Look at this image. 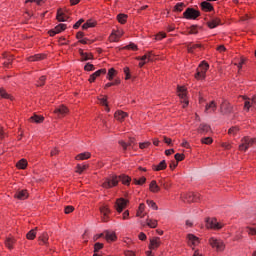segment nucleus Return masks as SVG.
I'll return each mask as SVG.
<instances>
[{
  "label": "nucleus",
  "mask_w": 256,
  "mask_h": 256,
  "mask_svg": "<svg viewBox=\"0 0 256 256\" xmlns=\"http://www.w3.org/2000/svg\"><path fill=\"white\" fill-rule=\"evenodd\" d=\"M89 167V165L87 164H84V165H81V164H78L77 165V170H76V173H83L85 171V169H87Z\"/></svg>",
  "instance_id": "obj_43"
},
{
  "label": "nucleus",
  "mask_w": 256,
  "mask_h": 256,
  "mask_svg": "<svg viewBox=\"0 0 256 256\" xmlns=\"http://www.w3.org/2000/svg\"><path fill=\"white\" fill-rule=\"evenodd\" d=\"M223 223H220L217 221V219L215 218H208L206 220V227L207 229H216V230H219V229H223Z\"/></svg>",
  "instance_id": "obj_5"
},
{
  "label": "nucleus",
  "mask_w": 256,
  "mask_h": 256,
  "mask_svg": "<svg viewBox=\"0 0 256 256\" xmlns=\"http://www.w3.org/2000/svg\"><path fill=\"white\" fill-rule=\"evenodd\" d=\"M91 157V153L84 152L80 153L76 156L77 161H85V159H89Z\"/></svg>",
  "instance_id": "obj_31"
},
{
  "label": "nucleus",
  "mask_w": 256,
  "mask_h": 256,
  "mask_svg": "<svg viewBox=\"0 0 256 256\" xmlns=\"http://www.w3.org/2000/svg\"><path fill=\"white\" fill-rule=\"evenodd\" d=\"M57 21L59 22H65L69 19V16L65 15L61 9L58 10L57 16H56Z\"/></svg>",
  "instance_id": "obj_24"
},
{
  "label": "nucleus",
  "mask_w": 256,
  "mask_h": 256,
  "mask_svg": "<svg viewBox=\"0 0 256 256\" xmlns=\"http://www.w3.org/2000/svg\"><path fill=\"white\" fill-rule=\"evenodd\" d=\"M151 145V142H142L139 144L140 149H147Z\"/></svg>",
  "instance_id": "obj_59"
},
{
  "label": "nucleus",
  "mask_w": 256,
  "mask_h": 256,
  "mask_svg": "<svg viewBox=\"0 0 256 256\" xmlns=\"http://www.w3.org/2000/svg\"><path fill=\"white\" fill-rule=\"evenodd\" d=\"M183 9H185V3H183V2L177 3V4L174 6V11H175L176 13H181V11H183Z\"/></svg>",
  "instance_id": "obj_37"
},
{
  "label": "nucleus",
  "mask_w": 256,
  "mask_h": 256,
  "mask_svg": "<svg viewBox=\"0 0 256 256\" xmlns=\"http://www.w3.org/2000/svg\"><path fill=\"white\" fill-rule=\"evenodd\" d=\"M46 77L45 76H41L39 78V81L37 82V87H43V85H45V81H46Z\"/></svg>",
  "instance_id": "obj_50"
},
{
  "label": "nucleus",
  "mask_w": 256,
  "mask_h": 256,
  "mask_svg": "<svg viewBox=\"0 0 256 256\" xmlns=\"http://www.w3.org/2000/svg\"><path fill=\"white\" fill-rule=\"evenodd\" d=\"M174 157H175L177 163H179V161H183V159H185V155L179 154V153H176Z\"/></svg>",
  "instance_id": "obj_56"
},
{
  "label": "nucleus",
  "mask_w": 256,
  "mask_h": 256,
  "mask_svg": "<svg viewBox=\"0 0 256 256\" xmlns=\"http://www.w3.org/2000/svg\"><path fill=\"white\" fill-rule=\"evenodd\" d=\"M85 20L83 19H80L79 21H77L74 26H73V29H79V27H81V24L84 23Z\"/></svg>",
  "instance_id": "obj_60"
},
{
  "label": "nucleus",
  "mask_w": 256,
  "mask_h": 256,
  "mask_svg": "<svg viewBox=\"0 0 256 256\" xmlns=\"http://www.w3.org/2000/svg\"><path fill=\"white\" fill-rule=\"evenodd\" d=\"M117 19L122 25H124V23H127V15L125 14H119L117 16Z\"/></svg>",
  "instance_id": "obj_44"
},
{
  "label": "nucleus",
  "mask_w": 256,
  "mask_h": 256,
  "mask_svg": "<svg viewBox=\"0 0 256 256\" xmlns=\"http://www.w3.org/2000/svg\"><path fill=\"white\" fill-rule=\"evenodd\" d=\"M207 25L210 29H215V27H218V25H221V19L212 18L210 21L207 22Z\"/></svg>",
  "instance_id": "obj_19"
},
{
  "label": "nucleus",
  "mask_w": 256,
  "mask_h": 256,
  "mask_svg": "<svg viewBox=\"0 0 256 256\" xmlns=\"http://www.w3.org/2000/svg\"><path fill=\"white\" fill-rule=\"evenodd\" d=\"M16 167H17L18 169H27V160L21 159L20 161H18V162L16 163Z\"/></svg>",
  "instance_id": "obj_35"
},
{
  "label": "nucleus",
  "mask_w": 256,
  "mask_h": 256,
  "mask_svg": "<svg viewBox=\"0 0 256 256\" xmlns=\"http://www.w3.org/2000/svg\"><path fill=\"white\" fill-rule=\"evenodd\" d=\"M54 113L58 115V117H65V115L69 113V109H67L65 106H59L54 110Z\"/></svg>",
  "instance_id": "obj_16"
},
{
  "label": "nucleus",
  "mask_w": 256,
  "mask_h": 256,
  "mask_svg": "<svg viewBox=\"0 0 256 256\" xmlns=\"http://www.w3.org/2000/svg\"><path fill=\"white\" fill-rule=\"evenodd\" d=\"M145 211V204L144 203H141L140 205H139V208H138V211H137V217H145L144 215H142L143 214V212Z\"/></svg>",
  "instance_id": "obj_40"
},
{
  "label": "nucleus",
  "mask_w": 256,
  "mask_h": 256,
  "mask_svg": "<svg viewBox=\"0 0 256 256\" xmlns=\"http://www.w3.org/2000/svg\"><path fill=\"white\" fill-rule=\"evenodd\" d=\"M0 97L2 99H11V101H13V97L9 95L5 89H0Z\"/></svg>",
  "instance_id": "obj_38"
},
{
  "label": "nucleus",
  "mask_w": 256,
  "mask_h": 256,
  "mask_svg": "<svg viewBox=\"0 0 256 256\" xmlns=\"http://www.w3.org/2000/svg\"><path fill=\"white\" fill-rule=\"evenodd\" d=\"M85 71H95V66L91 63H87L84 67Z\"/></svg>",
  "instance_id": "obj_52"
},
{
  "label": "nucleus",
  "mask_w": 256,
  "mask_h": 256,
  "mask_svg": "<svg viewBox=\"0 0 256 256\" xmlns=\"http://www.w3.org/2000/svg\"><path fill=\"white\" fill-rule=\"evenodd\" d=\"M209 131H211L210 125L200 124V126L198 128V133H200L201 135H205V133H209Z\"/></svg>",
  "instance_id": "obj_21"
},
{
  "label": "nucleus",
  "mask_w": 256,
  "mask_h": 256,
  "mask_svg": "<svg viewBox=\"0 0 256 256\" xmlns=\"http://www.w3.org/2000/svg\"><path fill=\"white\" fill-rule=\"evenodd\" d=\"M125 49H131L132 51H137V45L135 43H130L125 47Z\"/></svg>",
  "instance_id": "obj_57"
},
{
  "label": "nucleus",
  "mask_w": 256,
  "mask_h": 256,
  "mask_svg": "<svg viewBox=\"0 0 256 256\" xmlns=\"http://www.w3.org/2000/svg\"><path fill=\"white\" fill-rule=\"evenodd\" d=\"M201 47V44H189L188 45V53H193L195 49H199Z\"/></svg>",
  "instance_id": "obj_42"
},
{
  "label": "nucleus",
  "mask_w": 256,
  "mask_h": 256,
  "mask_svg": "<svg viewBox=\"0 0 256 256\" xmlns=\"http://www.w3.org/2000/svg\"><path fill=\"white\" fill-rule=\"evenodd\" d=\"M220 111L223 115H229L233 113V106H231V103H229L227 100H223L220 105Z\"/></svg>",
  "instance_id": "obj_6"
},
{
  "label": "nucleus",
  "mask_w": 256,
  "mask_h": 256,
  "mask_svg": "<svg viewBox=\"0 0 256 256\" xmlns=\"http://www.w3.org/2000/svg\"><path fill=\"white\" fill-rule=\"evenodd\" d=\"M100 104L106 107V111H110L109 105L107 104V97L99 98Z\"/></svg>",
  "instance_id": "obj_47"
},
{
  "label": "nucleus",
  "mask_w": 256,
  "mask_h": 256,
  "mask_svg": "<svg viewBox=\"0 0 256 256\" xmlns=\"http://www.w3.org/2000/svg\"><path fill=\"white\" fill-rule=\"evenodd\" d=\"M209 69V64L202 62L197 68V73L195 74V79H205L207 70Z\"/></svg>",
  "instance_id": "obj_3"
},
{
  "label": "nucleus",
  "mask_w": 256,
  "mask_h": 256,
  "mask_svg": "<svg viewBox=\"0 0 256 256\" xmlns=\"http://www.w3.org/2000/svg\"><path fill=\"white\" fill-rule=\"evenodd\" d=\"M187 240H188V245L191 246H196L199 245V238L193 234H188L187 235Z\"/></svg>",
  "instance_id": "obj_15"
},
{
  "label": "nucleus",
  "mask_w": 256,
  "mask_h": 256,
  "mask_svg": "<svg viewBox=\"0 0 256 256\" xmlns=\"http://www.w3.org/2000/svg\"><path fill=\"white\" fill-rule=\"evenodd\" d=\"M40 245H47V241H49V235L47 233H43L39 237Z\"/></svg>",
  "instance_id": "obj_34"
},
{
  "label": "nucleus",
  "mask_w": 256,
  "mask_h": 256,
  "mask_svg": "<svg viewBox=\"0 0 256 256\" xmlns=\"http://www.w3.org/2000/svg\"><path fill=\"white\" fill-rule=\"evenodd\" d=\"M13 245H15V240L13 238H6L5 246L11 250L13 249Z\"/></svg>",
  "instance_id": "obj_36"
},
{
  "label": "nucleus",
  "mask_w": 256,
  "mask_h": 256,
  "mask_svg": "<svg viewBox=\"0 0 256 256\" xmlns=\"http://www.w3.org/2000/svg\"><path fill=\"white\" fill-rule=\"evenodd\" d=\"M100 213H102V215H104L102 217V221H104V222L107 221V215H109V213H110L109 207H107V206L100 207Z\"/></svg>",
  "instance_id": "obj_28"
},
{
  "label": "nucleus",
  "mask_w": 256,
  "mask_h": 256,
  "mask_svg": "<svg viewBox=\"0 0 256 256\" xmlns=\"http://www.w3.org/2000/svg\"><path fill=\"white\" fill-rule=\"evenodd\" d=\"M154 171H163L167 169V162L165 160H162L159 165L153 166Z\"/></svg>",
  "instance_id": "obj_26"
},
{
  "label": "nucleus",
  "mask_w": 256,
  "mask_h": 256,
  "mask_svg": "<svg viewBox=\"0 0 256 256\" xmlns=\"http://www.w3.org/2000/svg\"><path fill=\"white\" fill-rule=\"evenodd\" d=\"M114 117L115 119H117V121H124L125 117H128V114L126 112L118 110L115 112Z\"/></svg>",
  "instance_id": "obj_22"
},
{
  "label": "nucleus",
  "mask_w": 256,
  "mask_h": 256,
  "mask_svg": "<svg viewBox=\"0 0 256 256\" xmlns=\"http://www.w3.org/2000/svg\"><path fill=\"white\" fill-rule=\"evenodd\" d=\"M201 143H203L204 145H211V143H213V138L211 137L202 138Z\"/></svg>",
  "instance_id": "obj_49"
},
{
  "label": "nucleus",
  "mask_w": 256,
  "mask_h": 256,
  "mask_svg": "<svg viewBox=\"0 0 256 256\" xmlns=\"http://www.w3.org/2000/svg\"><path fill=\"white\" fill-rule=\"evenodd\" d=\"M149 189L152 193H159L161 188H159V185H157V181L153 180L150 183Z\"/></svg>",
  "instance_id": "obj_27"
},
{
  "label": "nucleus",
  "mask_w": 256,
  "mask_h": 256,
  "mask_svg": "<svg viewBox=\"0 0 256 256\" xmlns=\"http://www.w3.org/2000/svg\"><path fill=\"white\" fill-rule=\"evenodd\" d=\"M105 239L106 241L111 242V241H116L117 240V235H115V232H105Z\"/></svg>",
  "instance_id": "obj_25"
},
{
  "label": "nucleus",
  "mask_w": 256,
  "mask_h": 256,
  "mask_svg": "<svg viewBox=\"0 0 256 256\" xmlns=\"http://www.w3.org/2000/svg\"><path fill=\"white\" fill-rule=\"evenodd\" d=\"M65 29H67V25L59 24L53 30L49 31V35L50 37H55V35L61 33V31H65Z\"/></svg>",
  "instance_id": "obj_11"
},
{
  "label": "nucleus",
  "mask_w": 256,
  "mask_h": 256,
  "mask_svg": "<svg viewBox=\"0 0 256 256\" xmlns=\"http://www.w3.org/2000/svg\"><path fill=\"white\" fill-rule=\"evenodd\" d=\"M30 121H32V123H43V121H45V117L34 114L30 117Z\"/></svg>",
  "instance_id": "obj_30"
},
{
  "label": "nucleus",
  "mask_w": 256,
  "mask_h": 256,
  "mask_svg": "<svg viewBox=\"0 0 256 256\" xmlns=\"http://www.w3.org/2000/svg\"><path fill=\"white\" fill-rule=\"evenodd\" d=\"M146 225H148V227H150L151 229H155L157 227V220L147 219Z\"/></svg>",
  "instance_id": "obj_39"
},
{
  "label": "nucleus",
  "mask_w": 256,
  "mask_h": 256,
  "mask_svg": "<svg viewBox=\"0 0 256 256\" xmlns=\"http://www.w3.org/2000/svg\"><path fill=\"white\" fill-rule=\"evenodd\" d=\"M179 165L178 162L172 161L169 165L170 169L173 171Z\"/></svg>",
  "instance_id": "obj_64"
},
{
  "label": "nucleus",
  "mask_w": 256,
  "mask_h": 256,
  "mask_svg": "<svg viewBox=\"0 0 256 256\" xmlns=\"http://www.w3.org/2000/svg\"><path fill=\"white\" fill-rule=\"evenodd\" d=\"M79 53H80L81 61H89L93 59V54L84 52L83 49H79Z\"/></svg>",
  "instance_id": "obj_18"
},
{
  "label": "nucleus",
  "mask_w": 256,
  "mask_h": 256,
  "mask_svg": "<svg viewBox=\"0 0 256 256\" xmlns=\"http://www.w3.org/2000/svg\"><path fill=\"white\" fill-rule=\"evenodd\" d=\"M14 197L16 199H19L20 201H25V199H27V197H29V192H27V190H18Z\"/></svg>",
  "instance_id": "obj_14"
},
{
  "label": "nucleus",
  "mask_w": 256,
  "mask_h": 256,
  "mask_svg": "<svg viewBox=\"0 0 256 256\" xmlns=\"http://www.w3.org/2000/svg\"><path fill=\"white\" fill-rule=\"evenodd\" d=\"M105 73H107V69L102 68L100 70H97L96 72H94L90 78H89V82L90 83H94L95 79H97V77H101V75H105Z\"/></svg>",
  "instance_id": "obj_13"
},
{
  "label": "nucleus",
  "mask_w": 256,
  "mask_h": 256,
  "mask_svg": "<svg viewBox=\"0 0 256 256\" xmlns=\"http://www.w3.org/2000/svg\"><path fill=\"white\" fill-rule=\"evenodd\" d=\"M178 93H179V97L181 99H184V102L182 104V107L185 108L187 107V105H189V101L185 100V97H187V93L185 92V87L183 86H179L178 87Z\"/></svg>",
  "instance_id": "obj_12"
},
{
  "label": "nucleus",
  "mask_w": 256,
  "mask_h": 256,
  "mask_svg": "<svg viewBox=\"0 0 256 256\" xmlns=\"http://www.w3.org/2000/svg\"><path fill=\"white\" fill-rule=\"evenodd\" d=\"M200 7H201L202 11H205V12L213 11V5L207 1L202 2L200 4Z\"/></svg>",
  "instance_id": "obj_23"
},
{
  "label": "nucleus",
  "mask_w": 256,
  "mask_h": 256,
  "mask_svg": "<svg viewBox=\"0 0 256 256\" xmlns=\"http://www.w3.org/2000/svg\"><path fill=\"white\" fill-rule=\"evenodd\" d=\"M35 237H37V227L35 229L30 230L26 234V238L29 239V241H33V239H35Z\"/></svg>",
  "instance_id": "obj_32"
},
{
  "label": "nucleus",
  "mask_w": 256,
  "mask_h": 256,
  "mask_svg": "<svg viewBox=\"0 0 256 256\" xmlns=\"http://www.w3.org/2000/svg\"><path fill=\"white\" fill-rule=\"evenodd\" d=\"M228 133L230 135H233V137H235V135H237V133H239V127L238 126H233L228 130Z\"/></svg>",
  "instance_id": "obj_41"
},
{
  "label": "nucleus",
  "mask_w": 256,
  "mask_h": 256,
  "mask_svg": "<svg viewBox=\"0 0 256 256\" xmlns=\"http://www.w3.org/2000/svg\"><path fill=\"white\" fill-rule=\"evenodd\" d=\"M127 203L128 201L125 200L124 198H119L116 200V210L118 211V213H121L123 211V209H125V207H127Z\"/></svg>",
  "instance_id": "obj_10"
},
{
  "label": "nucleus",
  "mask_w": 256,
  "mask_h": 256,
  "mask_svg": "<svg viewBox=\"0 0 256 256\" xmlns=\"http://www.w3.org/2000/svg\"><path fill=\"white\" fill-rule=\"evenodd\" d=\"M119 145H121V147L123 148L124 151H127L129 144H127L125 141L120 140L119 141Z\"/></svg>",
  "instance_id": "obj_58"
},
{
  "label": "nucleus",
  "mask_w": 256,
  "mask_h": 256,
  "mask_svg": "<svg viewBox=\"0 0 256 256\" xmlns=\"http://www.w3.org/2000/svg\"><path fill=\"white\" fill-rule=\"evenodd\" d=\"M243 99L245 100L244 109L246 111H249L250 107H256V95L253 96L251 99L244 96Z\"/></svg>",
  "instance_id": "obj_8"
},
{
  "label": "nucleus",
  "mask_w": 256,
  "mask_h": 256,
  "mask_svg": "<svg viewBox=\"0 0 256 256\" xmlns=\"http://www.w3.org/2000/svg\"><path fill=\"white\" fill-rule=\"evenodd\" d=\"M103 247V243H96L94 245V253H97L98 251H101V248Z\"/></svg>",
  "instance_id": "obj_55"
},
{
  "label": "nucleus",
  "mask_w": 256,
  "mask_h": 256,
  "mask_svg": "<svg viewBox=\"0 0 256 256\" xmlns=\"http://www.w3.org/2000/svg\"><path fill=\"white\" fill-rule=\"evenodd\" d=\"M119 181H121L123 185H129V183H131V177L125 174H122L120 176H110L108 178H105L102 187H104V189H111L113 187H117Z\"/></svg>",
  "instance_id": "obj_1"
},
{
  "label": "nucleus",
  "mask_w": 256,
  "mask_h": 256,
  "mask_svg": "<svg viewBox=\"0 0 256 256\" xmlns=\"http://www.w3.org/2000/svg\"><path fill=\"white\" fill-rule=\"evenodd\" d=\"M185 19H197L199 15H201V12L193 9V8H187L185 12L183 13Z\"/></svg>",
  "instance_id": "obj_7"
},
{
  "label": "nucleus",
  "mask_w": 256,
  "mask_h": 256,
  "mask_svg": "<svg viewBox=\"0 0 256 256\" xmlns=\"http://www.w3.org/2000/svg\"><path fill=\"white\" fill-rule=\"evenodd\" d=\"M252 225L254 227H246V229H248V235H256V223H253Z\"/></svg>",
  "instance_id": "obj_45"
},
{
  "label": "nucleus",
  "mask_w": 256,
  "mask_h": 256,
  "mask_svg": "<svg viewBox=\"0 0 256 256\" xmlns=\"http://www.w3.org/2000/svg\"><path fill=\"white\" fill-rule=\"evenodd\" d=\"M159 247H161V238L154 237L150 239L149 249L151 251H155V249H159Z\"/></svg>",
  "instance_id": "obj_9"
},
{
  "label": "nucleus",
  "mask_w": 256,
  "mask_h": 256,
  "mask_svg": "<svg viewBox=\"0 0 256 256\" xmlns=\"http://www.w3.org/2000/svg\"><path fill=\"white\" fill-rule=\"evenodd\" d=\"M193 197H194L193 192H189L188 194L181 195L182 201H187V203H194L195 199Z\"/></svg>",
  "instance_id": "obj_20"
},
{
  "label": "nucleus",
  "mask_w": 256,
  "mask_h": 256,
  "mask_svg": "<svg viewBox=\"0 0 256 256\" xmlns=\"http://www.w3.org/2000/svg\"><path fill=\"white\" fill-rule=\"evenodd\" d=\"M209 244L211 245L212 249H215L218 252L225 251V242H223L221 239L212 237L209 239Z\"/></svg>",
  "instance_id": "obj_2"
},
{
  "label": "nucleus",
  "mask_w": 256,
  "mask_h": 256,
  "mask_svg": "<svg viewBox=\"0 0 256 256\" xmlns=\"http://www.w3.org/2000/svg\"><path fill=\"white\" fill-rule=\"evenodd\" d=\"M118 40H119V36L115 33H112L111 36H110V41L116 42Z\"/></svg>",
  "instance_id": "obj_62"
},
{
  "label": "nucleus",
  "mask_w": 256,
  "mask_h": 256,
  "mask_svg": "<svg viewBox=\"0 0 256 256\" xmlns=\"http://www.w3.org/2000/svg\"><path fill=\"white\" fill-rule=\"evenodd\" d=\"M75 208H73V206H66L65 207V213L66 215H69V213H73Z\"/></svg>",
  "instance_id": "obj_61"
},
{
  "label": "nucleus",
  "mask_w": 256,
  "mask_h": 256,
  "mask_svg": "<svg viewBox=\"0 0 256 256\" xmlns=\"http://www.w3.org/2000/svg\"><path fill=\"white\" fill-rule=\"evenodd\" d=\"M89 27H95V23L91 21H87L86 23L83 24L82 28L83 29H89Z\"/></svg>",
  "instance_id": "obj_53"
},
{
  "label": "nucleus",
  "mask_w": 256,
  "mask_h": 256,
  "mask_svg": "<svg viewBox=\"0 0 256 256\" xmlns=\"http://www.w3.org/2000/svg\"><path fill=\"white\" fill-rule=\"evenodd\" d=\"M256 138H249V137H244L241 140V144L239 145V151H247V149H249L253 143H255Z\"/></svg>",
  "instance_id": "obj_4"
},
{
  "label": "nucleus",
  "mask_w": 256,
  "mask_h": 256,
  "mask_svg": "<svg viewBox=\"0 0 256 256\" xmlns=\"http://www.w3.org/2000/svg\"><path fill=\"white\" fill-rule=\"evenodd\" d=\"M164 143L169 146L173 145L171 138H167L166 136H164Z\"/></svg>",
  "instance_id": "obj_63"
},
{
  "label": "nucleus",
  "mask_w": 256,
  "mask_h": 256,
  "mask_svg": "<svg viewBox=\"0 0 256 256\" xmlns=\"http://www.w3.org/2000/svg\"><path fill=\"white\" fill-rule=\"evenodd\" d=\"M188 33L189 35H197V26H191Z\"/></svg>",
  "instance_id": "obj_54"
},
{
  "label": "nucleus",
  "mask_w": 256,
  "mask_h": 256,
  "mask_svg": "<svg viewBox=\"0 0 256 256\" xmlns=\"http://www.w3.org/2000/svg\"><path fill=\"white\" fill-rule=\"evenodd\" d=\"M45 58V54H36L34 56H30L28 58V61H43V59Z\"/></svg>",
  "instance_id": "obj_33"
},
{
  "label": "nucleus",
  "mask_w": 256,
  "mask_h": 256,
  "mask_svg": "<svg viewBox=\"0 0 256 256\" xmlns=\"http://www.w3.org/2000/svg\"><path fill=\"white\" fill-rule=\"evenodd\" d=\"M146 203L148 207H151L152 209H154V211H157V209H159V207H157V204L153 200H147Z\"/></svg>",
  "instance_id": "obj_46"
},
{
  "label": "nucleus",
  "mask_w": 256,
  "mask_h": 256,
  "mask_svg": "<svg viewBox=\"0 0 256 256\" xmlns=\"http://www.w3.org/2000/svg\"><path fill=\"white\" fill-rule=\"evenodd\" d=\"M147 181V178L141 177L139 180L137 178L134 179L135 185H143Z\"/></svg>",
  "instance_id": "obj_48"
},
{
  "label": "nucleus",
  "mask_w": 256,
  "mask_h": 256,
  "mask_svg": "<svg viewBox=\"0 0 256 256\" xmlns=\"http://www.w3.org/2000/svg\"><path fill=\"white\" fill-rule=\"evenodd\" d=\"M153 53L152 52H148L146 55L142 56V57H137L138 61H144L147 63V61H153Z\"/></svg>",
  "instance_id": "obj_29"
},
{
  "label": "nucleus",
  "mask_w": 256,
  "mask_h": 256,
  "mask_svg": "<svg viewBox=\"0 0 256 256\" xmlns=\"http://www.w3.org/2000/svg\"><path fill=\"white\" fill-rule=\"evenodd\" d=\"M205 111L206 113H215V111H217V103L211 101L209 104H206Z\"/></svg>",
  "instance_id": "obj_17"
},
{
  "label": "nucleus",
  "mask_w": 256,
  "mask_h": 256,
  "mask_svg": "<svg viewBox=\"0 0 256 256\" xmlns=\"http://www.w3.org/2000/svg\"><path fill=\"white\" fill-rule=\"evenodd\" d=\"M113 77H115V70L113 68H111L109 71H108V77L107 79H109V81H113Z\"/></svg>",
  "instance_id": "obj_51"
}]
</instances>
